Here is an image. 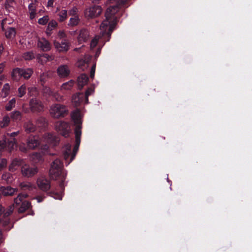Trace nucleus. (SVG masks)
<instances>
[{
	"instance_id": "43",
	"label": "nucleus",
	"mask_w": 252,
	"mask_h": 252,
	"mask_svg": "<svg viewBox=\"0 0 252 252\" xmlns=\"http://www.w3.org/2000/svg\"><path fill=\"white\" fill-rule=\"evenodd\" d=\"M99 39V36L98 35H97V36H95L92 40V41L91 42V44H90V46H91V48H94L96 46Z\"/></svg>"
},
{
	"instance_id": "38",
	"label": "nucleus",
	"mask_w": 252,
	"mask_h": 252,
	"mask_svg": "<svg viewBox=\"0 0 252 252\" xmlns=\"http://www.w3.org/2000/svg\"><path fill=\"white\" fill-rule=\"evenodd\" d=\"M26 87L25 84L22 85L21 86H20L18 89V96L20 97H22L24 95V94H26Z\"/></svg>"
},
{
	"instance_id": "14",
	"label": "nucleus",
	"mask_w": 252,
	"mask_h": 252,
	"mask_svg": "<svg viewBox=\"0 0 252 252\" xmlns=\"http://www.w3.org/2000/svg\"><path fill=\"white\" fill-rule=\"evenodd\" d=\"M19 133V131L12 132L10 134L7 133V136L9 137L7 142V147L9 150H11L14 149V147L16 145V140L14 138Z\"/></svg>"
},
{
	"instance_id": "13",
	"label": "nucleus",
	"mask_w": 252,
	"mask_h": 252,
	"mask_svg": "<svg viewBox=\"0 0 252 252\" xmlns=\"http://www.w3.org/2000/svg\"><path fill=\"white\" fill-rule=\"evenodd\" d=\"M54 45L55 48L60 52H66L69 49V43L65 40L60 43L58 41H54Z\"/></svg>"
},
{
	"instance_id": "41",
	"label": "nucleus",
	"mask_w": 252,
	"mask_h": 252,
	"mask_svg": "<svg viewBox=\"0 0 252 252\" xmlns=\"http://www.w3.org/2000/svg\"><path fill=\"white\" fill-rule=\"evenodd\" d=\"M21 161L18 159L13 160L11 165L9 166V169L10 170L13 171L15 169V167L20 164Z\"/></svg>"
},
{
	"instance_id": "25",
	"label": "nucleus",
	"mask_w": 252,
	"mask_h": 252,
	"mask_svg": "<svg viewBox=\"0 0 252 252\" xmlns=\"http://www.w3.org/2000/svg\"><path fill=\"white\" fill-rule=\"evenodd\" d=\"M13 80L18 81L22 77L21 68H16L13 70L11 74Z\"/></svg>"
},
{
	"instance_id": "7",
	"label": "nucleus",
	"mask_w": 252,
	"mask_h": 252,
	"mask_svg": "<svg viewBox=\"0 0 252 252\" xmlns=\"http://www.w3.org/2000/svg\"><path fill=\"white\" fill-rule=\"evenodd\" d=\"M102 9L100 6L94 5L87 8L84 11L85 17L88 19H93L98 16L102 12Z\"/></svg>"
},
{
	"instance_id": "15",
	"label": "nucleus",
	"mask_w": 252,
	"mask_h": 252,
	"mask_svg": "<svg viewBox=\"0 0 252 252\" xmlns=\"http://www.w3.org/2000/svg\"><path fill=\"white\" fill-rule=\"evenodd\" d=\"M37 46L43 51H48L51 49L50 43L44 38H42L38 40Z\"/></svg>"
},
{
	"instance_id": "50",
	"label": "nucleus",
	"mask_w": 252,
	"mask_h": 252,
	"mask_svg": "<svg viewBox=\"0 0 252 252\" xmlns=\"http://www.w3.org/2000/svg\"><path fill=\"white\" fill-rule=\"evenodd\" d=\"M43 93L52 96L54 92H52L49 88L45 87L43 89Z\"/></svg>"
},
{
	"instance_id": "10",
	"label": "nucleus",
	"mask_w": 252,
	"mask_h": 252,
	"mask_svg": "<svg viewBox=\"0 0 252 252\" xmlns=\"http://www.w3.org/2000/svg\"><path fill=\"white\" fill-rule=\"evenodd\" d=\"M38 188L43 191H47L50 188V182L45 177H40L37 180Z\"/></svg>"
},
{
	"instance_id": "49",
	"label": "nucleus",
	"mask_w": 252,
	"mask_h": 252,
	"mask_svg": "<svg viewBox=\"0 0 252 252\" xmlns=\"http://www.w3.org/2000/svg\"><path fill=\"white\" fill-rule=\"evenodd\" d=\"M19 150L22 152H27L29 149L27 148V145H26L24 143H21L19 145Z\"/></svg>"
},
{
	"instance_id": "53",
	"label": "nucleus",
	"mask_w": 252,
	"mask_h": 252,
	"mask_svg": "<svg viewBox=\"0 0 252 252\" xmlns=\"http://www.w3.org/2000/svg\"><path fill=\"white\" fill-rule=\"evenodd\" d=\"M14 2V0H6L5 1V7L7 8L9 6H11Z\"/></svg>"
},
{
	"instance_id": "35",
	"label": "nucleus",
	"mask_w": 252,
	"mask_h": 252,
	"mask_svg": "<svg viewBox=\"0 0 252 252\" xmlns=\"http://www.w3.org/2000/svg\"><path fill=\"white\" fill-rule=\"evenodd\" d=\"M23 58L25 60H31L35 58L34 54L32 52H27L23 55Z\"/></svg>"
},
{
	"instance_id": "6",
	"label": "nucleus",
	"mask_w": 252,
	"mask_h": 252,
	"mask_svg": "<svg viewBox=\"0 0 252 252\" xmlns=\"http://www.w3.org/2000/svg\"><path fill=\"white\" fill-rule=\"evenodd\" d=\"M67 112L66 108L64 105L60 104L52 105L50 109V114L55 118L64 117Z\"/></svg>"
},
{
	"instance_id": "12",
	"label": "nucleus",
	"mask_w": 252,
	"mask_h": 252,
	"mask_svg": "<svg viewBox=\"0 0 252 252\" xmlns=\"http://www.w3.org/2000/svg\"><path fill=\"white\" fill-rule=\"evenodd\" d=\"M89 37V32L85 29H82L79 31L77 36L78 42L79 44H82L86 42L88 40Z\"/></svg>"
},
{
	"instance_id": "32",
	"label": "nucleus",
	"mask_w": 252,
	"mask_h": 252,
	"mask_svg": "<svg viewBox=\"0 0 252 252\" xmlns=\"http://www.w3.org/2000/svg\"><path fill=\"white\" fill-rule=\"evenodd\" d=\"M10 117L13 121H18L21 119L22 115L20 112L14 111L11 113Z\"/></svg>"
},
{
	"instance_id": "44",
	"label": "nucleus",
	"mask_w": 252,
	"mask_h": 252,
	"mask_svg": "<svg viewBox=\"0 0 252 252\" xmlns=\"http://www.w3.org/2000/svg\"><path fill=\"white\" fill-rule=\"evenodd\" d=\"M66 149V151L64 152L63 155L65 159L67 160L71 154V146L67 145Z\"/></svg>"
},
{
	"instance_id": "60",
	"label": "nucleus",
	"mask_w": 252,
	"mask_h": 252,
	"mask_svg": "<svg viewBox=\"0 0 252 252\" xmlns=\"http://www.w3.org/2000/svg\"><path fill=\"white\" fill-rule=\"evenodd\" d=\"M51 32H52V30H48V29L47 28L46 29V34L48 35H50L51 34Z\"/></svg>"
},
{
	"instance_id": "31",
	"label": "nucleus",
	"mask_w": 252,
	"mask_h": 252,
	"mask_svg": "<svg viewBox=\"0 0 252 252\" xmlns=\"http://www.w3.org/2000/svg\"><path fill=\"white\" fill-rule=\"evenodd\" d=\"M20 187H21V189L23 190H32L33 188H34V187L33 185H32L31 183L29 182H23L21 183L20 184Z\"/></svg>"
},
{
	"instance_id": "51",
	"label": "nucleus",
	"mask_w": 252,
	"mask_h": 252,
	"mask_svg": "<svg viewBox=\"0 0 252 252\" xmlns=\"http://www.w3.org/2000/svg\"><path fill=\"white\" fill-rule=\"evenodd\" d=\"M7 164V161L5 159H2L0 162V170L3 169L4 167L6 166Z\"/></svg>"
},
{
	"instance_id": "56",
	"label": "nucleus",
	"mask_w": 252,
	"mask_h": 252,
	"mask_svg": "<svg viewBox=\"0 0 252 252\" xmlns=\"http://www.w3.org/2000/svg\"><path fill=\"white\" fill-rule=\"evenodd\" d=\"M54 3V0H48L47 6L53 7Z\"/></svg>"
},
{
	"instance_id": "22",
	"label": "nucleus",
	"mask_w": 252,
	"mask_h": 252,
	"mask_svg": "<svg viewBox=\"0 0 252 252\" xmlns=\"http://www.w3.org/2000/svg\"><path fill=\"white\" fill-rule=\"evenodd\" d=\"M0 225L5 227L6 230H10L13 226L10 223L9 220L7 218H4L0 220Z\"/></svg>"
},
{
	"instance_id": "48",
	"label": "nucleus",
	"mask_w": 252,
	"mask_h": 252,
	"mask_svg": "<svg viewBox=\"0 0 252 252\" xmlns=\"http://www.w3.org/2000/svg\"><path fill=\"white\" fill-rule=\"evenodd\" d=\"M14 205H10L4 213V216H8L11 215L14 210Z\"/></svg>"
},
{
	"instance_id": "17",
	"label": "nucleus",
	"mask_w": 252,
	"mask_h": 252,
	"mask_svg": "<svg viewBox=\"0 0 252 252\" xmlns=\"http://www.w3.org/2000/svg\"><path fill=\"white\" fill-rule=\"evenodd\" d=\"M58 75L61 78L67 77L69 73L70 70L67 65H62L60 66L57 69Z\"/></svg>"
},
{
	"instance_id": "59",
	"label": "nucleus",
	"mask_w": 252,
	"mask_h": 252,
	"mask_svg": "<svg viewBox=\"0 0 252 252\" xmlns=\"http://www.w3.org/2000/svg\"><path fill=\"white\" fill-rule=\"evenodd\" d=\"M54 198L57 199L61 200L62 199V195L61 194L56 195V196H54Z\"/></svg>"
},
{
	"instance_id": "26",
	"label": "nucleus",
	"mask_w": 252,
	"mask_h": 252,
	"mask_svg": "<svg viewBox=\"0 0 252 252\" xmlns=\"http://www.w3.org/2000/svg\"><path fill=\"white\" fill-rule=\"evenodd\" d=\"M33 73V70L31 68L22 69L21 74L22 77L24 79H29Z\"/></svg>"
},
{
	"instance_id": "16",
	"label": "nucleus",
	"mask_w": 252,
	"mask_h": 252,
	"mask_svg": "<svg viewBox=\"0 0 252 252\" xmlns=\"http://www.w3.org/2000/svg\"><path fill=\"white\" fill-rule=\"evenodd\" d=\"M17 191V189L16 188H13L10 187H0V194H2L3 195L7 196V195H12L15 192Z\"/></svg>"
},
{
	"instance_id": "24",
	"label": "nucleus",
	"mask_w": 252,
	"mask_h": 252,
	"mask_svg": "<svg viewBox=\"0 0 252 252\" xmlns=\"http://www.w3.org/2000/svg\"><path fill=\"white\" fill-rule=\"evenodd\" d=\"M82 95L81 94H77L72 96L71 101L73 105L75 106H78L80 105L82 101Z\"/></svg>"
},
{
	"instance_id": "57",
	"label": "nucleus",
	"mask_w": 252,
	"mask_h": 252,
	"mask_svg": "<svg viewBox=\"0 0 252 252\" xmlns=\"http://www.w3.org/2000/svg\"><path fill=\"white\" fill-rule=\"evenodd\" d=\"M4 66V64L3 63H0V73L3 71Z\"/></svg>"
},
{
	"instance_id": "9",
	"label": "nucleus",
	"mask_w": 252,
	"mask_h": 252,
	"mask_svg": "<svg viewBox=\"0 0 252 252\" xmlns=\"http://www.w3.org/2000/svg\"><path fill=\"white\" fill-rule=\"evenodd\" d=\"M38 172L36 167L30 166L28 164H24L21 167V173L22 175L27 177H31L35 175Z\"/></svg>"
},
{
	"instance_id": "8",
	"label": "nucleus",
	"mask_w": 252,
	"mask_h": 252,
	"mask_svg": "<svg viewBox=\"0 0 252 252\" xmlns=\"http://www.w3.org/2000/svg\"><path fill=\"white\" fill-rule=\"evenodd\" d=\"M55 128L63 136L67 137L69 135V128L67 123L58 122L55 124Z\"/></svg>"
},
{
	"instance_id": "27",
	"label": "nucleus",
	"mask_w": 252,
	"mask_h": 252,
	"mask_svg": "<svg viewBox=\"0 0 252 252\" xmlns=\"http://www.w3.org/2000/svg\"><path fill=\"white\" fill-rule=\"evenodd\" d=\"M80 22V18L78 16H75L69 19L68 26L70 27H74L78 25Z\"/></svg>"
},
{
	"instance_id": "42",
	"label": "nucleus",
	"mask_w": 252,
	"mask_h": 252,
	"mask_svg": "<svg viewBox=\"0 0 252 252\" xmlns=\"http://www.w3.org/2000/svg\"><path fill=\"white\" fill-rule=\"evenodd\" d=\"M58 26V23L55 20H51L48 24L47 28L48 30H51L52 31Z\"/></svg>"
},
{
	"instance_id": "37",
	"label": "nucleus",
	"mask_w": 252,
	"mask_h": 252,
	"mask_svg": "<svg viewBox=\"0 0 252 252\" xmlns=\"http://www.w3.org/2000/svg\"><path fill=\"white\" fill-rule=\"evenodd\" d=\"M32 159L35 162H37L41 160L42 156L40 153H35L31 156Z\"/></svg>"
},
{
	"instance_id": "34",
	"label": "nucleus",
	"mask_w": 252,
	"mask_h": 252,
	"mask_svg": "<svg viewBox=\"0 0 252 252\" xmlns=\"http://www.w3.org/2000/svg\"><path fill=\"white\" fill-rule=\"evenodd\" d=\"M16 103L15 98H12L11 99L5 106V109L7 111L11 110L13 108L15 107Z\"/></svg>"
},
{
	"instance_id": "63",
	"label": "nucleus",
	"mask_w": 252,
	"mask_h": 252,
	"mask_svg": "<svg viewBox=\"0 0 252 252\" xmlns=\"http://www.w3.org/2000/svg\"><path fill=\"white\" fill-rule=\"evenodd\" d=\"M3 50H4V48H3V46L0 45V54H1V53L3 52Z\"/></svg>"
},
{
	"instance_id": "29",
	"label": "nucleus",
	"mask_w": 252,
	"mask_h": 252,
	"mask_svg": "<svg viewBox=\"0 0 252 252\" xmlns=\"http://www.w3.org/2000/svg\"><path fill=\"white\" fill-rule=\"evenodd\" d=\"M25 131L28 133L33 132L35 130V127L31 122H28L25 124Z\"/></svg>"
},
{
	"instance_id": "55",
	"label": "nucleus",
	"mask_w": 252,
	"mask_h": 252,
	"mask_svg": "<svg viewBox=\"0 0 252 252\" xmlns=\"http://www.w3.org/2000/svg\"><path fill=\"white\" fill-rule=\"evenodd\" d=\"M6 143L5 140L0 141V149L4 148L6 145Z\"/></svg>"
},
{
	"instance_id": "54",
	"label": "nucleus",
	"mask_w": 252,
	"mask_h": 252,
	"mask_svg": "<svg viewBox=\"0 0 252 252\" xmlns=\"http://www.w3.org/2000/svg\"><path fill=\"white\" fill-rule=\"evenodd\" d=\"M95 73V65H94L92 67L91 72H90V76L91 78H93L94 75Z\"/></svg>"
},
{
	"instance_id": "62",
	"label": "nucleus",
	"mask_w": 252,
	"mask_h": 252,
	"mask_svg": "<svg viewBox=\"0 0 252 252\" xmlns=\"http://www.w3.org/2000/svg\"><path fill=\"white\" fill-rule=\"evenodd\" d=\"M36 199H37L38 202H41L43 199V198L40 196L37 197Z\"/></svg>"
},
{
	"instance_id": "30",
	"label": "nucleus",
	"mask_w": 252,
	"mask_h": 252,
	"mask_svg": "<svg viewBox=\"0 0 252 252\" xmlns=\"http://www.w3.org/2000/svg\"><path fill=\"white\" fill-rule=\"evenodd\" d=\"M5 36L7 38H13L16 32L14 28H8L5 32Z\"/></svg>"
},
{
	"instance_id": "33",
	"label": "nucleus",
	"mask_w": 252,
	"mask_h": 252,
	"mask_svg": "<svg viewBox=\"0 0 252 252\" xmlns=\"http://www.w3.org/2000/svg\"><path fill=\"white\" fill-rule=\"evenodd\" d=\"M9 122L10 118L8 116H5L0 122V126L2 128L5 127L9 125Z\"/></svg>"
},
{
	"instance_id": "11",
	"label": "nucleus",
	"mask_w": 252,
	"mask_h": 252,
	"mask_svg": "<svg viewBox=\"0 0 252 252\" xmlns=\"http://www.w3.org/2000/svg\"><path fill=\"white\" fill-rule=\"evenodd\" d=\"M29 105L30 108L32 112H39L43 109V105L41 102L36 98L31 99Z\"/></svg>"
},
{
	"instance_id": "45",
	"label": "nucleus",
	"mask_w": 252,
	"mask_h": 252,
	"mask_svg": "<svg viewBox=\"0 0 252 252\" xmlns=\"http://www.w3.org/2000/svg\"><path fill=\"white\" fill-rule=\"evenodd\" d=\"M94 92V88L91 87L89 88L85 93V97H86V103L88 102V97L90 95L93 94Z\"/></svg>"
},
{
	"instance_id": "52",
	"label": "nucleus",
	"mask_w": 252,
	"mask_h": 252,
	"mask_svg": "<svg viewBox=\"0 0 252 252\" xmlns=\"http://www.w3.org/2000/svg\"><path fill=\"white\" fill-rule=\"evenodd\" d=\"M58 36L60 38H63L65 37L66 34L63 31H60L58 33Z\"/></svg>"
},
{
	"instance_id": "3",
	"label": "nucleus",
	"mask_w": 252,
	"mask_h": 252,
	"mask_svg": "<svg viewBox=\"0 0 252 252\" xmlns=\"http://www.w3.org/2000/svg\"><path fill=\"white\" fill-rule=\"evenodd\" d=\"M63 164L59 159H56L51 164L49 170V175L53 180L64 179L65 176L63 173Z\"/></svg>"
},
{
	"instance_id": "1",
	"label": "nucleus",
	"mask_w": 252,
	"mask_h": 252,
	"mask_svg": "<svg viewBox=\"0 0 252 252\" xmlns=\"http://www.w3.org/2000/svg\"><path fill=\"white\" fill-rule=\"evenodd\" d=\"M118 10L117 5L108 7L105 13V19L100 26V34L102 36H107V41L110 39L112 32L116 25V20L114 15Z\"/></svg>"
},
{
	"instance_id": "28",
	"label": "nucleus",
	"mask_w": 252,
	"mask_h": 252,
	"mask_svg": "<svg viewBox=\"0 0 252 252\" xmlns=\"http://www.w3.org/2000/svg\"><path fill=\"white\" fill-rule=\"evenodd\" d=\"M10 89L9 84L8 83L5 84L1 92V96L3 98L6 97L9 94Z\"/></svg>"
},
{
	"instance_id": "2",
	"label": "nucleus",
	"mask_w": 252,
	"mask_h": 252,
	"mask_svg": "<svg viewBox=\"0 0 252 252\" xmlns=\"http://www.w3.org/2000/svg\"><path fill=\"white\" fill-rule=\"evenodd\" d=\"M55 141V136L52 134L48 133L44 135L41 141L36 136H31L27 140V148L29 150H33L38 146L42 142H45L48 144H53Z\"/></svg>"
},
{
	"instance_id": "36",
	"label": "nucleus",
	"mask_w": 252,
	"mask_h": 252,
	"mask_svg": "<svg viewBox=\"0 0 252 252\" xmlns=\"http://www.w3.org/2000/svg\"><path fill=\"white\" fill-rule=\"evenodd\" d=\"M2 179L7 183H10L13 181V177L9 173H5L2 175Z\"/></svg>"
},
{
	"instance_id": "20",
	"label": "nucleus",
	"mask_w": 252,
	"mask_h": 252,
	"mask_svg": "<svg viewBox=\"0 0 252 252\" xmlns=\"http://www.w3.org/2000/svg\"><path fill=\"white\" fill-rule=\"evenodd\" d=\"M59 12L58 16H59L58 21L60 22H63L66 20L67 18V10L66 9H60L57 7L56 12Z\"/></svg>"
},
{
	"instance_id": "23",
	"label": "nucleus",
	"mask_w": 252,
	"mask_h": 252,
	"mask_svg": "<svg viewBox=\"0 0 252 252\" xmlns=\"http://www.w3.org/2000/svg\"><path fill=\"white\" fill-rule=\"evenodd\" d=\"M75 83L74 81L70 80L69 81L63 83L61 86L60 90L62 91L70 90Z\"/></svg>"
},
{
	"instance_id": "5",
	"label": "nucleus",
	"mask_w": 252,
	"mask_h": 252,
	"mask_svg": "<svg viewBox=\"0 0 252 252\" xmlns=\"http://www.w3.org/2000/svg\"><path fill=\"white\" fill-rule=\"evenodd\" d=\"M71 117L76 125L75 129L76 142L77 145H79L80 143V137L81 135V124L80 114L78 111H74L71 115Z\"/></svg>"
},
{
	"instance_id": "47",
	"label": "nucleus",
	"mask_w": 252,
	"mask_h": 252,
	"mask_svg": "<svg viewBox=\"0 0 252 252\" xmlns=\"http://www.w3.org/2000/svg\"><path fill=\"white\" fill-rule=\"evenodd\" d=\"M78 13V9L76 7H72L69 11V15L72 16V17L75 16H78L77 15Z\"/></svg>"
},
{
	"instance_id": "40",
	"label": "nucleus",
	"mask_w": 252,
	"mask_h": 252,
	"mask_svg": "<svg viewBox=\"0 0 252 252\" xmlns=\"http://www.w3.org/2000/svg\"><path fill=\"white\" fill-rule=\"evenodd\" d=\"M49 20V18L48 16L46 15V16H44L43 17L40 18L38 21V23L40 25H45L47 23V22H48Z\"/></svg>"
},
{
	"instance_id": "21",
	"label": "nucleus",
	"mask_w": 252,
	"mask_h": 252,
	"mask_svg": "<svg viewBox=\"0 0 252 252\" xmlns=\"http://www.w3.org/2000/svg\"><path fill=\"white\" fill-rule=\"evenodd\" d=\"M89 78L85 74H81L77 79L78 85L80 89H81L85 85H86L88 81Z\"/></svg>"
},
{
	"instance_id": "46",
	"label": "nucleus",
	"mask_w": 252,
	"mask_h": 252,
	"mask_svg": "<svg viewBox=\"0 0 252 252\" xmlns=\"http://www.w3.org/2000/svg\"><path fill=\"white\" fill-rule=\"evenodd\" d=\"M48 78V74L46 73H43L40 76L39 81L43 84L45 83Z\"/></svg>"
},
{
	"instance_id": "4",
	"label": "nucleus",
	"mask_w": 252,
	"mask_h": 252,
	"mask_svg": "<svg viewBox=\"0 0 252 252\" xmlns=\"http://www.w3.org/2000/svg\"><path fill=\"white\" fill-rule=\"evenodd\" d=\"M28 196L27 194L21 193L14 199V205L19 213H23L30 207L31 203L26 200Z\"/></svg>"
},
{
	"instance_id": "18",
	"label": "nucleus",
	"mask_w": 252,
	"mask_h": 252,
	"mask_svg": "<svg viewBox=\"0 0 252 252\" xmlns=\"http://www.w3.org/2000/svg\"><path fill=\"white\" fill-rule=\"evenodd\" d=\"M37 6V1L34 0L29 5L28 8L30 13V18L33 19L36 16V8Z\"/></svg>"
},
{
	"instance_id": "39",
	"label": "nucleus",
	"mask_w": 252,
	"mask_h": 252,
	"mask_svg": "<svg viewBox=\"0 0 252 252\" xmlns=\"http://www.w3.org/2000/svg\"><path fill=\"white\" fill-rule=\"evenodd\" d=\"M52 96L55 99V100L59 102H62L63 101V96L60 94L58 93H53Z\"/></svg>"
},
{
	"instance_id": "64",
	"label": "nucleus",
	"mask_w": 252,
	"mask_h": 252,
	"mask_svg": "<svg viewBox=\"0 0 252 252\" xmlns=\"http://www.w3.org/2000/svg\"><path fill=\"white\" fill-rule=\"evenodd\" d=\"M4 211L3 207L0 205V214H1Z\"/></svg>"
},
{
	"instance_id": "61",
	"label": "nucleus",
	"mask_w": 252,
	"mask_h": 252,
	"mask_svg": "<svg viewBox=\"0 0 252 252\" xmlns=\"http://www.w3.org/2000/svg\"><path fill=\"white\" fill-rule=\"evenodd\" d=\"M3 239V236L1 232V231L0 230V243H1L2 242Z\"/></svg>"
},
{
	"instance_id": "58",
	"label": "nucleus",
	"mask_w": 252,
	"mask_h": 252,
	"mask_svg": "<svg viewBox=\"0 0 252 252\" xmlns=\"http://www.w3.org/2000/svg\"><path fill=\"white\" fill-rule=\"evenodd\" d=\"M29 93H30L31 92H36V89L34 87H31L29 89Z\"/></svg>"
},
{
	"instance_id": "19",
	"label": "nucleus",
	"mask_w": 252,
	"mask_h": 252,
	"mask_svg": "<svg viewBox=\"0 0 252 252\" xmlns=\"http://www.w3.org/2000/svg\"><path fill=\"white\" fill-rule=\"evenodd\" d=\"M53 59V56H50L47 54L38 55L37 56L38 62L41 64H44L48 61H52Z\"/></svg>"
}]
</instances>
